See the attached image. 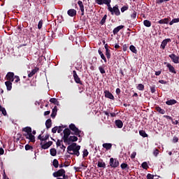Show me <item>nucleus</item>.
<instances>
[{
    "label": "nucleus",
    "instance_id": "obj_1",
    "mask_svg": "<svg viewBox=\"0 0 179 179\" xmlns=\"http://www.w3.org/2000/svg\"><path fill=\"white\" fill-rule=\"evenodd\" d=\"M80 145H78L76 143H73L67 147V152L69 155H73L79 157L80 156Z\"/></svg>",
    "mask_w": 179,
    "mask_h": 179
},
{
    "label": "nucleus",
    "instance_id": "obj_2",
    "mask_svg": "<svg viewBox=\"0 0 179 179\" xmlns=\"http://www.w3.org/2000/svg\"><path fill=\"white\" fill-rule=\"evenodd\" d=\"M22 132H24L22 134L23 136H24L26 139H28L29 142L32 143L36 142V136L31 134V127H26L22 128Z\"/></svg>",
    "mask_w": 179,
    "mask_h": 179
},
{
    "label": "nucleus",
    "instance_id": "obj_3",
    "mask_svg": "<svg viewBox=\"0 0 179 179\" xmlns=\"http://www.w3.org/2000/svg\"><path fill=\"white\" fill-rule=\"evenodd\" d=\"M65 169H62L57 171L53 173V177L57 178V179H69V176L66 175Z\"/></svg>",
    "mask_w": 179,
    "mask_h": 179
},
{
    "label": "nucleus",
    "instance_id": "obj_4",
    "mask_svg": "<svg viewBox=\"0 0 179 179\" xmlns=\"http://www.w3.org/2000/svg\"><path fill=\"white\" fill-rule=\"evenodd\" d=\"M69 129H71V131L74 132L73 135H76V136H78L79 138H80V133L82 132V131L79 130V129L76 127L75 124L71 123L69 125Z\"/></svg>",
    "mask_w": 179,
    "mask_h": 179
},
{
    "label": "nucleus",
    "instance_id": "obj_5",
    "mask_svg": "<svg viewBox=\"0 0 179 179\" xmlns=\"http://www.w3.org/2000/svg\"><path fill=\"white\" fill-rule=\"evenodd\" d=\"M63 133H64V136L62 137V139L64 142V143H66V142H68V140L69 139V136L71 135V134L72 135H73V133H72L71 131V129H68V128H66L64 131H63Z\"/></svg>",
    "mask_w": 179,
    "mask_h": 179
},
{
    "label": "nucleus",
    "instance_id": "obj_6",
    "mask_svg": "<svg viewBox=\"0 0 179 179\" xmlns=\"http://www.w3.org/2000/svg\"><path fill=\"white\" fill-rule=\"evenodd\" d=\"M109 164L112 169H117L120 166V162L117 159L110 158Z\"/></svg>",
    "mask_w": 179,
    "mask_h": 179
},
{
    "label": "nucleus",
    "instance_id": "obj_7",
    "mask_svg": "<svg viewBox=\"0 0 179 179\" xmlns=\"http://www.w3.org/2000/svg\"><path fill=\"white\" fill-rule=\"evenodd\" d=\"M110 12L111 15H115V16H120L121 15L118 5L113 6Z\"/></svg>",
    "mask_w": 179,
    "mask_h": 179
},
{
    "label": "nucleus",
    "instance_id": "obj_8",
    "mask_svg": "<svg viewBox=\"0 0 179 179\" xmlns=\"http://www.w3.org/2000/svg\"><path fill=\"white\" fill-rule=\"evenodd\" d=\"M73 76L76 83H78V85H83L82 80H80V78H79V76H78L76 71H73Z\"/></svg>",
    "mask_w": 179,
    "mask_h": 179
},
{
    "label": "nucleus",
    "instance_id": "obj_9",
    "mask_svg": "<svg viewBox=\"0 0 179 179\" xmlns=\"http://www.w3.org/2000/svg\"><path fill=\"white\" fill-rule=\"evenodd\" d=\"M15 73L13 72H8L6 76V78L7 79V80L8 82H13V80H15Z\"/></svg>",
    "mask_w": 179,
    "mask_h": 179
},
{
    "label": "nucleus",
    "instance_id": "obj_10",
    "mask_svg": "<svg viewBox=\"0 0 179 179\" xmlns=\"http://www.w3.org/2000/svg\"><path fill=\"white\" fill-rule=\"evenodd\" d=\"M164 64H166V67L168 68L169 71L171 73H174V74L177 73V71H176V68H174L173 65H171V64L167 63V62H165Z\"/></svg>",
    "mask_w": 179,
    "mask_h": 179
},
{
    "label": "nucleus",
    "instance_id": "obj_11",
    "mask_svg": "<svg viewBox=\"0 0 179 179\" xmlns=\"http://www.w3.org/2000/svg\"><path fill=\"white\" fill-rule=\"evenodd\" d=\"M169 57L174 64H179V56H176V54H171Z\"/></svg>",
    "mask_w": 179,
    "mask_h": 179
},
{
    "label": "nucleus",
    "instance_id": "obj_12",
    "mask_svg": "<svg viewBox=\"0 0 179 179\" xmlns=\"http://www.w3.org/2000/svg\"><path fill=\"white\" fill-rule=\"evenodd\" d=\"M168 43H171V38H166L164 41H162L161 45H160V48H162V50H164L166 48V45H167Z\"/></svg>",
    "mask_w": 179,
    "mask_h": 179
},
{
    "label": "nucleus",
    "instance_id": "obj_13",
    "mask_svg": "<svg viewBox=\"0 0 179 179\" xmlns=\"http://www.w3.org/2000/svg\"><path fill=\"white\" fill-rule=\"evenodd\" d=\"M78 5L81 10V16H85V6L83 5V2H82V1H78Z\"/></svg>",
    "mask_w": 179,
    "mask_h": 179
},
{
    "label": "nucleus",
    "instance_id": "obj_14",
    "mask_svg": "<svg viewBox=\"0 0 179 179\" xmlns=\"http://www.w3.org/2000/svg\"><path fill=\"white\" fill-rule=\"evenodd\" d=\"M103 93H104L105 97L106 99H110V100H114V95H113V94H111V92H110V91L105 90L103 92Z\"/></svg>",
    "mask_w": 179,
    "mask_h": 179
},
{
    "label": "nucleus",
    "instance_id": "obj_15",
    "mask_svg": "<svg viewBox=\"0 0 179 179\" xmlns=\"http://www.w3.org/2000/svg\"><path fill=\"white\" fill-rule=\"evenodd\" d=\"M71 142H78V137L76 136H70L69 137V139H67V142H66V143H68V145H71Z\"/></svg>",
    "mask_w": 179,
    "mask_h": 179
},
{
    "label": "nucleus",
    "instance_id": "obj_16",
    "mask_svg": "<svg viewBox=\"0 0 179 179\" xmlns=\"http://www.w3.org/2000/svg\"><path fill=\"white\" fill-rule=\"evenodd\" d=\"M41 148L42 149H48V148H50V146L52 145V141H48V143L43 144V143H41Z\"/></svg>",
    "mask_w": 179,
    "mask_h": 179
},
{
    "label": "nucleus",
    "instance_id": "obj_17",
    "mask_svg": "<svg viewBox=\"0 0 179 179\" xmlns=\"http://www.w3.org/2000/svg\"><path fill=\"white\" fill-rule=\"evenodd\" d=\"M67 14L69 15V16H71V17H73V16H76V10L73 8L69 9L67 11Z\"/></svg>",
    "mask_w": 179,
    "mask_h": 179
},
{
    "label": "nucleus",
    "instance_id": "obj_18",
    "mask_svg": "<svg viewBox=\"0 0 179 179\" xmlns=\"http://www.w3.org/2000/svg\"><path fill=\"white\" fill-rule=\"evenodd\" d=\"M98 5H106V3H111V0H96Z\"/></svg>",
    "mask_w": 179,
    "mask_h": 179
},
{
    "label": "nucleus",
    "instance_id": "obj_19",
    "mask_svg": "<svg viewBox=\"0 0 179 179\" xmlns=\"http://www.w3.org/2000/svg\"><path fill=\"white\" fill-rule=\"evenodd\" d=\"M115 124L117 128L121 129V128H122V127H124V123L122 122V120H115Z\"/></svg>",
    "mask_w": 179,
    "mask_h": 179
},
{
    "label": "nucleus",
    "instance_id": "obj_20",
    "mask_svg": "<svg viewBox=\"0 0 179 179\" xmlns=\"http://www.w3.org/2000/svg\"><path fill=\"white\" fill-rule=\"evenodd\" d=\"M38 68L36 67L34 69H33L29 74L28 77L29 78H32V76H34L37 72H38Z\"/></svg>",
    "mask_w": 179,
    "mask_h": 179
},
{
    "label": "nucleus",
    "instance_id": "obj_21",
    "mask_svg": "<svg viewBox=\"0 0 179 179\" xmlns=\"http://www.w3.org/2000/svg\"><path fill=\"white\" fill-rule=\"evenodd\" d=\"M124 27V25H120L117 27H115L113 31V33L114 35L117 34L118 32L120 31V30H122V29Z\"/></svg>",
    "mask_w": 179,
    "mask_h": 179
},
{
    "label": "nucleus",
    "instance_id": "obj_22",
    "mask_svg": "<svg viewBox=\"0 0 179 179\" xmlns=\"http://www.w3.org/2000/svg\"><path fill=\"white\" fill-rule=\"evenodd\" d=\"M45 127H46L47 129H50V128H51V127H52V122L51 119H48L46 120Z\"/></svg>",
    "mask_w": 179,
    "mask_h": 179
},
{
    "label": "nucleus",
    "instance_id": "obj_23",
    "mask_svg": "<svg viewBox=\"0 0 179 179\" xmlns=\"http://www.w3.org/2000/svg\"><path fill=\"white\" fill-rule=\"evenodd\" d=\"M97 166L102 169H106V162H103V159H100L98 162Z\"/></svg>",
    "mask_w": 179,
    "mask_h": 179
},
{
    "label": "nucleus",
    "instance_id": "obj_24",
    "mask_svg": "<svg viewBox=\"0 0 179 179\" xmlns=\"http://www.w3.org/2000/svg\"><path fill=\"white\" fill-rule=\"evenodd\" d=\"M167 106H173V104H177V101L176 99H170L166 101Z\"/></svg>",
    "mask_w": 179,
    "mask_h": 179
},
{
    "label": "nucleus",
    "instance_id": "obj_25",
    "mask_svg": "<svg viewBox=\"0 0 179 179\" xmlns=\"http://www.w3.org/2000/svg\"><path fill=\"white\" fill-rule=\"evenodd\" d=\"M5 85L6 86V89L8 91L12 90V81H6Z\"/></svg>",
    "mask_w": 179,
    "mask_h": 179
},
{
    "label": "nucleus",
    "instance_id": "obj_26",
    "mask_svg": "<svg viewBox=\"0 0 179 179\" xmlns=\"http://www.w3.org/2000/svg\"><path fill=\"white\" fill-rule=\"evenodd\" d=\"M169 22V18H164L159 20L157 23H159V24H168Z\"/></svg>",
    "mask_w": 179,
    "mask_h": 179
},
{
    "label": "nucleus",
    "instance_id": "obj_27",
    "mask_svg": "<svg viewBox=\"0 0 179 179\" xmlns=\"http://www.w3.org/2000/svg\"><path fill=\"white\" fill-rule=\"evenodd\" d=\"M103 148H104V149H106V150H110V149H111V148H113V144L111 143H103L102 145Z\"/></svg>",
    "mask_w": 179,
    "mask_h": 179
},
{
    "label": "nucleus",
    "instance_id": "obj_28",
    "mask_svg": "<svg viewBox=\"0 0 179 179\" xmlns=\"http://www.w3.org/2000/svg\"><path fill=\"white\" fill-rule=\"evenodd\" d=\"M57 111H58V109H57V106H55L52 108V113L50 115V117H52V118H55V116L57 115Z\"/></svg>",
    "mask_w": 179,
    "mask_h": 179
},
{
    "label": "nucleus",
    "instance_id": "obj_29",
    "mask_svg": "<svg viewBox=\"0 0 179 179\" xmlns=\"http://www.w3.org/2000/svg\"><path fill=\"white\" fill-rule=\"evenodd\" d=\"M50 102L52 104H55V106H59V101H58V99H57V98H51L50 99Z\"/></svg>",
    "mask_w": 179,
    "mask_h": 179
},
{
    "label": "nucleus",
    "instance_id": "obj_30",
    "mask_svg": "<svg viewBox=\"0 0 179 179\" xmlns=\"http://www.w3.org/2000/svg\"><path fill=\"white\" fill-rule=\"evenodd\" d=\"M155 110H156V111L159 113V114H166V110H164V109H162V108H160V106H157L155 108Z\"/></svg>",
    "mask_w": 179,
    "mask_h": 179
},
{
    "label": "nucleus",
    "instance_id": "obj_31",
    "mask_svg": "<svg viewBox=\"0 0 179 179\" xmlns=\"http://www.w3.org/2000/svg\"><path fill=\"white\" fill-rule=\"evenodd\" d=\"M104 68H106V66L104 64L99 67V72L102 75H104V73H106V70L104 69Z\"/></svg>",
    "mask_w": 179,
    "mask_h": 179
},
{
    "label": "nucleus",
    "instance_id": "obj_32",
    "mask_svg": "<svg viewBox=\"0 0 179 179\" xmlns=\"http://www.w3.org/2000/svg\"><path fill=\"white\" fill-rule=\"evenodd\" d=\"M98 52H99V55L101 56V59H103L104 61V62H107V59L106 58V56H104V54L103 53V52H101V50H99Z\"/></svg>",
    "mask_w": 179,
    "mask_h": 179
},
{
    "label": "nucleus",
    "instance_id": "obj_33",
    "mask_svg": "<svg viewBox=\"0 0 179 179\" xmlns=\"http://www.w3.org/2000/svg\"><path fill=\"white\" fill-rule=\"evenodd\" d=\"M139 135L143 138H148V134H146V131H145L144 130H140Z\"/></svg>",
    "mask_w": 179,
    "mask_h": 179
},
{
    "label": "nucleus",
    "instance_id": "obj_34",
    "mask_svg": "<svg viewBox=\"0 0 179 179\" xmlns=\"http://www.w3.org/2000/svg\"><path fill=\"white\" fill-rule=\"evenodd\" d=\"M143 24L145 27H150L152 26V22H150L148 20H145L143 21Z\"/></svg>",
    "mask_w": 179,
    "mask_h": 179
},
{
    "label": "nucleus",
    "instance_id": "obj_35",
    "mask_svg": "<svg viewBox=\"0 0 179 179\" xmlns=\"http://www.w3.org/2000/svg\"><path fill=\"white\" fill-rule=\"evenodd\" d=\"M129 50H130V51H131V52H134V54H136L138 52V50H136V48H135L134 46V45H130Z\"/></svg>",
    "mask_w": 179,
    "mask_h": 179
},
{
    "label": "nucleus",
    "instance_id": "obj_36",
    "mask_svg": "<svg viewBox=\"0 0 179 179\" xmlns=\"http://www.w3.org/2000/svg\"><path fill=\"white\" fill-rule=\"evenodd\" d=\"M52 164L55 169H58V166H59V162H58V159H55L53 160Z\"/></svg>",
    "mask_w": 179,
    "mask_h": 179
},
{
    "label": "nucleus",
    "instance_id": "obj_37",
    "mask_svg": "<svg viewBox=\"0 0 179 179\" xmlns=\"http://www.w3.org/2000/svg\"><path fill=\"white\" fill-rule=\"evenodd\" d=\"M155 177H157L158 178H160V176L157 175L154 176L150 173H148L147 175V179H154Z\"/></svg>",
    "mask_w": 179,
    "mask_h": 179
},
{
    "label": "nucleus",
    "instance_id": "obj_38",
    "mask_svg": "<svg viewBox=\"0 0 179 179\" xmlns=\"http://www.w3.org/2000/svg\"><path fill=\"white\" fill-rule=\"evenodd\" d=\"M50 152L51 156H57V150L55 148H51Z\"/></svg>",
    "mask_w": 179,
    "mask_h": 179
},
{
    "label": "nucleus",
    "instance_id": "obj_39",
    "mask_svg": "<svg viewBox=\"0 0 179 179\" xmlns=\"http://www.w3.org/2000/svg\"><path fill=\"white\" fill-rule=\"evenodd\" d=\"M0 111L2 113L3 115H6L8 113H6V109L5 108L2 107V106L0 105Z\"/></svg>",
    "mask_w": 179,
    "mask_h": 179
},
{
    "label": "nucleus",
    "instance_id": "obj_40",
    "mask_svg": "<svg viewBox=\"0 0 179 179\" xmlns=\"http://www.w3.org/2000/svg\"><path fill=\"white\" fill-rule=\"evenodd\" d=\"M141 167L144 169V170H148V169H149V166H148V162H143L141 164Z\"/></svg>",
    "mask_w": 179,
    "mask_h": 179
},
{
    "label": "nucleus",
    "instance_id": "obj_41",
    "mask_svg": "<svg viewBox=\"0 0 179 179\" xmlns=\"http://www.w3.org/2000/svg\"><path fill=\"white\" fill-rule=\"evenodd\" d=\"M120 167H121L122 170H125L126 169H129V166L127 165V164H125V163H122L120 165Z\"/></svg>",
    "mask_w": 179,
    "mask_h": 179
},
{
    "label": "nucleus",
    "instance_id": "obj_42",
    "mask_svg": "<svg viewBox=\"0 0 179 179\" xmlns=\"http://www.w3.org/2000/svg\"><path fill=\"white\" fill-rule=\"evenodd\" d=\"M137 89L138 90L143 91L145 90V85H143V84H138L137 86Z\"/></svg>",
    "mask_w": 179,
    "mask_h": 179
},
{
    "label": "nucleus",
    "instance_id": "obj_43",
    "mask_svg": "<svg viewBox=\"0 0 179 179\" xmlns=\"http://www.w3.org/2000/svg\"><path fill=\"white\" fill-rule=\"evenodd\" d=\"M106 55L108 59H110L111 58V50H106Z\"/></svg>",
    "mask_w": 179,
    "mask_h": 179
},
{
    "label": "nucleus",
    "instance_id": "obj_44",
    "mask_svg": "<svg viewBox=\"0 0 179 179\" xmlns=\"http://www.w3.org/2000/svg\"><path fill=\"white\" fill-rule=\"evenodd\" d=\"M83 157L85 158V157H87V156H89V151H87V149H85L83 152Z\"/></svg>",
    "mask_w": 179,
    "mask_h": 179
},
{
    "label": "nucleus",
    "instance_id": "obj_45",
    "mask_svg": "<svg viewBox=\"0 0 179 179\" xmlns=\"http://www.w3.org/2000/svg\"><path fill=\"white\" fill-rule=\"evenodd\" d=\"M106 20H107V15H105L103 18L101 19L100 24L101 25L104 24V23H106Z\"/></svg>",
    "mask_w": 179,
    "mask_h": 179
},
{
    "label": "nucleus",
    "instance_id": "obj_46",
    "mask_svg": "<svg viewBox=\"0 0 179 179\" xmlns=\"http://www.w3.org/2000/svg\"><path fill=\"white\" fill-rule=\"evenodd\" d=\"M43 20H41L38 22V29L39 30H41V28L43 27Z\"/></svg>",
    "mask_w": 179,
    "mask_h": 179
},
{
    "label": "nucleus",
    "instance_id": "obj_47",
    "mask_svg": "<svg viewBox=\"0 0 179 179\" xmlns=\"http://www.w3.org/2000/svg\"><path fill=\"white\" fill-rule=\"evenodd\" d=\"M25 150H33V146L29 144L25 145Z\"/></svg>",
    "mask_w": 179,
    "mask_h": 179
},
{
    "label": "nucleus",
    "instance_id": "obj_48",
    "mask_svg": "<svg viewBox=\"0 0 179 179\" xmlns=\"http://www.w3.org/2000/svg\"><path fill=\"white\" fill-rule=\"evenodd\" d=\"M151 93H155L156 92V85H152L150 87Z\"/></svg>",
    "mask_w": 179,
    "mask_h": 179
},
{
    "label": "nucleus",
    "instance_id": "obj_49",
    "mask_svg": "<svg viewBox=\"0 0 179 179\" xmlns=\"http://www.w3.org/2000/svg\"><path fill=\"white\" fill-rule=\"evenodd\" d=\"M14 79H15V83H19V82H20V78L19 76H15Z\"/></svg>",
    "mask_w": 179,
    "mask_h": 179
},
{
    "label": "nucleus",
    "instance_id": "obj_50",
    "mask_svg": "<svg viewBox=\"0 0 179 179\" xmlns=\"http://www.w3.org/2000/svg\"><path fill=\"white\" fill-rule=\"evenodd\" d=\"M125 10H128V6H124L123 7L121 8V12L124 13Z\"/></svg>",
    "mask_w": 179,
    "mask_h": 179
},
{
    "label": "nucleus",
    "instance_id": "obj_51",
    "mask_svg": "<svg viewBox=\"0 0 179 179\" xmlns=\"http://www.w3.org/2000/svg\"><path fill=\"white\" fill-rule=\"evenodd\" d=\"M62 128H65L64 126H59L57 127V133L61 134L62 132Z\"/></svg>",
    "mask_w": 179,
    "mask_h": 179
},
{
    "label": "nucleus",
    "instance_id": "obj_52",
    "mask_svg": "<svg viewBox=\"0 0 179 179\" xmlns=\"http://www.w3.org/2000/svg\"><path fill=\"white\" fill-rule=\"evenodd\" d=\"M172 142L173 143H177V142H178V137H177V136H173V140H172Z\"/></svg>",
    "mask_w": 179,
    "mask_h": 179
},
{
    "label": "nucleus",
    "instance_id": "obj_53",
    "mask_svg": "<svg viewBox=\"0 0 179 179\" xmlns=\"http://www.w3.org/2000/svg\"><path fill=\"white\" fill-rule=\"evenodd\" d=\"M58 131V127H55L52 129V134H57V131Z\"/></svg>",
    "mask_w": 179,
    "mask_h": 179
},
{
    "label": "nucleus",
    "instance_id": "obj_54",
    "mask_svg": "<svg viewBox=\"0 0 179 179\" xmlns=\"http://www.w3.org/2000/svg\"><path fill=\"white\" fill-rule=\"evenodd\" d=\"M132 19H136V11L134 10L133 13L131 15Z\"/></svg>",
    "mask_w": 179,
    "mask_h": 179
},
{
    "label": "nucleus",
    "instance_id": "obj_55",
    "mask_svg": "<svg viewBox=\"0 0 179 179\" xmlns=\"http://www.w3.org/2000/svg\"><path fill=\"white\" fill-rule=\"evenodd\" d=\"M136 157V152H133L130 156L131 159H135Z\"/></svg>",
    "mask_w": 179,
    "mask_h": 179
},
{
    "label": "nucleus",
    "instance_id": "obj_56",
    "mask_svg": "<svg viewBox=\"0 0 179 179\" xmlns=\"http://www.w3.org/2000/svg\"><path fill=\"white\" fill-rule=\"evenodd\" d=\"M110 3H108L105 4L106 6H108V10H109V12H110V11L111 10V9L113 8L111 7V4H110Z\"/></svg>",
    "mask_w": 179,
    "mask_h": 179
},
{
    "label": "nucleus",
    "instance_id": "obj_57",
    "mask_svg": "<svg viewBox=\"0 0 179 179\" xmlns=\"http://www.w3.org/2000/svg\"><path fill=\"white\" fill-rule=\"evenodd\" d=\"M159 83H161V85H167V82L164 81V80H159Z\"/></svg>",
    "mask_w": 179,
    "mask_h": 179
},
{
    "label": "nucleus",
    "instance_id": "obj_58",
    "mask_svg": "<svg viewBox=\"0 0 179 179\" xmlns=\"http://www.w3.org/2000/svg\"><path fill=\"white\" fill-rule=\"evenodd\" d=\"M164 118H166V120H170L171 121H173V117H171L169 115H164Z\"/></svg>",
    "mask_w": 179,
    "mask_h": 179
},
{
    "label": "nucleus",
    "instance_id": "obj_59",
    "mask_svg": "<svg viewBox=\"0 0 179 179\" xmlns=\"http://www.w3.org/2000/svg\"><path fill=\"white\" fill-rule=\"evenodd\" d=\"M153 155L155 157H157L159 155V150L156 149L154 152H153Z\"/></svg>",
    "mask_w": 179,
    "mask_h": 179
},
{
    "label": "nucleus",
    "instance_id": "obj_60",
    "mask_svg": "<svg viewBox=\"0 0 179 179\" xmlns=\"http://www.w3.org/2000/svg\"><path fill=\"white\" fill-rule=\"evenodd\" d=\"M50 138V134H47L45 136V138H43V142H45V141H48V139Z\"/></svg>",
    "mask_w": 179,
    "mask_h": 179
},
{
    "label": "nucleus",
    "instance_id": "obj_61",
    "mask_svg": "<svg viewBox=\"0 0 179 179\" xmlns=\"http://www.w3.org/2000/svg\"><path fill=\"white\" fill-rule=\"evenodd\" d=\"M103 113L105 114V115H107V117H110V111L108 110H104Z\"/></svg>",
    "mask_w": 179,
    "mask_h": 179
},
{
    "label": "nucleus",
    "instance_id": "obj_62",
    "mask_svg": "<svg viewBox=\"0 0 179 179\" xmlns=\"http://www.w3.org/2000/svg\"><path fill=\"white\" fill-rule=\"evenodd\" d=\"M116 94L120 95L121 94V90L120 88L116 89Z\"/></svg>",
    "mask_w": 179,
    "mask_h": 179
},
{
    "label": "nucleus",
    "instance_id": "obj_63",
    "mask_svg": "<svg viewBox=\"0 0 179 179\" xmlns=\"http://www.w3.org/2000/svg\"><path fill=\"white\" fill-rule=\"evenodd\" d=\"M61 142H62V141L57 140V141L56 143V145L57 147L61 146Z\"/></svg>",
    "mask_w": 179,
    "mask_h": 179
},
{
    "label": "nucleus",
    "instance_id": "obj_64",
    "mask_svg": "<svg viewBox=\"0 0 179 179\" xmlns=\"http://www.w3.org/2000/svg\"><path fill=\"white\" fill-rule=\"evenodd\" d=\"M173 23H178L179 22V18H175V19H173Z\"/></svg>",
    "mask_w": 179,
    "mask_h": 179
}]
</instances>
